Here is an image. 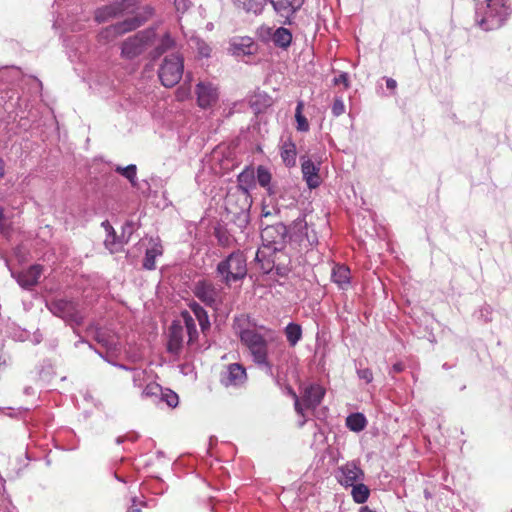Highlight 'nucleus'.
I'll use <instances>...</instances> for the list:
<instances>
[{
	"mask_svg": "<svg viewBox=\"0 0 512 512\" xmlns=\"http://www.w3.org/2000/svg\"><path fill=\"white\" fill-rule=\"evenodd\" d=\"M42 272L43 267L39 264H34L26 270L18 273H12V276L22 288L31 289L38 283Z\"/></svg>",
	"mask_w": 512,
	"mask_h": 512,
	"instance_id": "nucleus-16",
	"label": "nucleus"
},
{
	"mask_svg": "<svg viewBox=\"0 0 512 512\" xmlns=\"http://www.w3.org/2000/svg\"><path fill=\"white\" fill-rule=\"evenodd\" d=\"M285 336L290 346L294 347L302 338V328L297 323H289L285 327Z\"/></svg>",
	"mask_w": 512,
	"mask_h": 512,
	"instance_id": "nucleus-25",
	"label": "nucleus"
},
{
	"mask_svg": "<svg viewBox=\"0 0 512 512\" xmlns=\"http://www.w3.org/2000/svg\"><path fill=\"white\" fill-rule=\"evenodd\" d=\"M5 176V162L2 158H0V179Z\"/></svg>",
	"mask_w": 512,
	"mask_h": 512,
	"instance_id": "nucleus-47",
	"label": "nucleus"
},
{
	"mask_svg": "<svg viewBox=\"0 0 512 512\" xmlns=\"http://www.w3.org/2000/svg\"><path fill=\"white\" fill-rule=\"evenodd\" d=\"M163 388L156 382L150 380L144 387L141 396L143 398H150L153 401L159 399Z\"/></svg>",
	"mask_w": 512,
	"mask_h": 512,
	"instance_id": "nucleus-30",
	"label": "nucleus"
},
{
	"mask_svg": "<svg viewBox=\"0 0 512 512\" xmlns=\"http://www.w3.org/2000/svg\"><path fill=\"white\" fill-rule=\"evenodd\" d=\"M150 380L151 376L145 369L134 368L132 370V381L135 387L143 388Z\"/></svg>",
	"mask_w": 512,
	"mask_h": 512,
	"instance_id": "nucleus-31",
	"label": "nucleus"
},
{
	"mask_svg": "<svg viewBox=\"0 0 512 512\" xmlns=\"http://www.w3.org/2000/svg\"><path fill=\"white\" fill-rule=\"evenodd\" d=\"M247 380L246 369L239 363H232L226 366L221 374V383L225 387H240Z\"/></svg>",
	"mask_w": 512,
	"mask_h": 512,
	"instance_id": "nucleus-15",
	"label": "nucleus"
},
{
	"mask_svg": "<svg viewBox=\"0 0 512 512\" xmlns=\"http://www.w3.org/2000/svg\"><path fill=\"white\" fill-rule=\"evenodd\" d=\"M115 171L125 177L133 187L137 186V167L135 164L126 167L116 166Z\"/></svg>",
	"mask_w": 512,
	"mask_h": 512,
	"instance_id": "nucleus-29",
	"label": "nucleus"
},
{
	"mask_svg": "<svg viewBox=\"0 0 512 512\" xmlns=\"http://www.w3.org/2000/svg\"><path fill=\"white\" fill-rule=\"evenodd\" d=\"M403 370H404V365H403V363H401V362H397V363H395V364L392 366V368H391V370H390L389 374H391V375H392V374L400 373V372H402Z\"/></svg>",
	"mask_w": 512,
	"mask_h": 512,
	"instance_id": "nucleus-44",
	"label": "nucleus"
},
{
	"mask_svg": "<svg viewBox=\"0 0 512 512\" xmlns=\"http://www.w3.org/2000/svg\"><path fill=\"white\" fill-rule=\"evenodd\" d=\"M193 292L200 301L209 307L216 308L221 302V289L210 281H198Z\"/></svg>",
	"mask_w": 512,
	"mask_h": 512,
	"instance_id": "nucleus-12",
	"label": "nucleus"
},
{
	"mask_svg": "<svg viewBox=\"0 0 512 512\" xmlns=\"http://www.w3.org/2000/svg\"><path fill=\"white\" fill-rule=\"evenodd\" d=\"M294 232L299 238L301 243H306L307 246H313L318 243L317 234L314 229H310L304 220H298L293 226Z\"/></svg>",
	"mask_w": 512,
	"mask_h": 512,
	"instance_id": "nucleus-17",
	"label": "nucleus"
},
{
	"mask_svg": "<svg viewBox=\"0 0 512 512\" xmlns=\"http://www.w3.org/2000/svg\"><path fill=\"white\" fill-rule=\"evenodd\" d=\"M386 87L390 90H395L397 88V82L393 78H386Z\"/></svg>",
	"mask_w": 512,
	"mask_h": 512,
	"instance_id": "nucleus-45",
	"label": "nucleus"
},
{
	"mask_svg": "<svg viewBox=\"0 0 512 512\" xmlns=\"http://www.w3.org/2000/svg\"><path fill=\"white\" fill-rule=\"evenodd\" d=\"M238 186L240 189H242L245 193H248L249 190L253 187L255 176L254 172L252 170H244L238 175Z\"/></svg>",
	"mask_w": 512,
	"mask_h": 512,
	"instance_id": "nucleus-28",
	"label": "nucleus"
},
{
	"mask_svg": "<svg viewBox=\"0 0 512 512\" xmlns=\"http://www.w3.org/2000/svg\"><path fill=\"white\" fill-rule=\"evenodd\" d=\"M242 41L245 42L242 45L246 46L247 48H250V46L253 44L250 38L243 39Z\"/></svg>",
	"mask_w": 512,
	"mask_h": 512,
	"instance_id": "nucleus-49",
	"label": "nucleus"
},
{
	"mask_svg": "<svg viewBox=\"0 0 512 512\" xmlns=\"http://www.w3.org/2000/svg\"><path fill=\"white\" fill-rule=\"evenodd\" d=\"M184 74V59L179 53L166 55L158 69L163 86L171 88L179 83Z\"/></svg>",
	"mask_w": 512,
	"mask_h": 512,
	"instance_id": "nucleus-7",
	"label": "nucleus"
},
{
	"mask_svg": "<svg viewBox=\"0 0 512 512\" xmlns=\"http://www.w3.org/2000/svg\"><path fill=\"white\" fill-rule=\"evenodd\" d=\"M4 210L2 207H0V226L2 225V222L4 221Z\"/></svg>",
	"mask_w": 512,
	"mask_h": 512,
	"instance_id": "nucleus-51",
	"label": "nucleus"
},
{
	"mask_svg": "<svg viewBox=\"0 0 512 512\" xmlns=\"http://www.w3.org/2000/svg\"><path fill=\"white\" fill-rule=\"evenodd\" d=\"M331 112L335 117H339L345 112V104L341 97H336L331 107Z\"/></svg>",
	"mask_w": 512,
	"mask_h": 512,
	"instance_id": "nucleus-36",
	"label": "nucleus"
},
{
	"mask_svg": "<svg viewBox=\"0 0 512 512\" xmlns=\"http://www.w3.org/2000/svg\"><path fill=\"white\" fill-rule=\"evenodd\" d=\"M127 512H141V509L136 504V498L132 499V504L128 508Z\"/></svg>",
	"mask_w": 512,
	"mask_h": 512,
	"instance_id": "nucleus-46",
	"label": "nucleus"
},
{
	"mask_svg": "<svg viewBox=\"0 0 512 512\" xmlns=\"http://www.w3.org/2000/svg\"><path fill=\"white\" fill-rule=\"evenodd\" d=\"M274 31L275 29L272 27L262 26L258 29V36L261 39V41L265 43L272 42V36Z\"/></svg>",
	"mask_w": 512,
	"mask_h": 512,
	"instance_id": "nucleus-35",
	"label": "nucleus"
},
{
	"mask_svg": "<svg viewBox=\"0 0 512 512\" xmlns=\"http://www.w3.org/2000/svg\"><path fill=\"white\" fill-rule=\"evenodd\" d=\"M301 170L303 179L306 181L307 186L310 189H315L320 185L321 179L319 176V166L313 161L309 159L305 160L301 165Z\"/></svg>",
	"mask_w": 512,
	"mask_h": 512,
	"instance_id": "nucleus-18",
	"label": "nucleus"
},
{
	"mask_svg": "<svg viewBox=\"0 0 512 512\" xmlns=\"http://www.w3.org/2000/svg\"><path fill=\"white\" fill-rule=\"evenodd\" d=\"M190 309L194 313L195 317L198 318L203 313L207 312L200 304L193 302L190 304Z\"/></svg>",
	"mask_w": 512,
	"mask_h": 512,
	"instance_id": "nucleus-40",
	"label": "nucleus"
},
{
	"mask_svg": "<svg viewBox=\"0 0 512 512\" xmlns=\"http://www.w3.org/2000/svg\"><path fill=\"white\" fill-rule=\"evenodd\" d=\"M159 399L171 408H175L179 403L178 395L170 389H163Z\"/></svg>",
	"mask_w": 512,
	"mask_h": 512,
	"instance_id": "nucleus-34",
	"label": "nucleus"
},
{
	"mask_svg": "<svg viewBox=\"0 0 512 512\" xmlns=\"http://www.w3.org/2000/svg\"><path fill=\"white\" fill-rule=\"evenodd\" d=\"M215 234H216V237H217L220 245H222L224 247L230 245L231 239H230V236L226 232H223L221 230H216Z\"/></svg>",
	"mask_w": 512,
	"mask_h": 512,
	"instance_id": "nucleus-38",
	"label": "nucleus"
},
{
	"mask_svg": "<svg viewBox=\"0 0 512 512\" xmlns=\"http://www.w3.org/2000/svg\"><path fill=\"white\" fill-rule=\"evenodd\" d=\"M335 477L339 484L347 489L360 481H364L365 473L356 461H348L337 468Z\"/></svg>",
	"mask_w": 512,
	"mask_h": 512,
	"instance_id": "nucleus-10",
	"label": "nucleus"
},
{
	"mask_svg": "<svg viewBox=\"0 0 512 512\" xmlns=\"http://www.w3.org/2000/svg\"><path fill=\"white\" fill-rule=\"evenodd\" d=\"M357 375L361 380H364L367 384L371 383L373 380V373L369 368H357Z\"/></svg>",
	"mask_w": 512,
	"mask_h": 512,
	"instance_id": "nucleus-37",
	"label": "nucleus"
},
{
	"mask_svg": "<svg viewBox=\"0 0 512 512\" xmlns=\"http://www.w3.org/2000/svg\"><path fill=\"white\" fill-rule=\"evenodd\" d=\"M349 488H351V496L355 503L364 504L369 499L370 489L363 483V481H360Z\"/></svg>",
	"mask_w": 512,
	"mask_h": 512,
	"instance_id": "nucleus-24",
	"label": "nucleus"
},
{
	"mask_svg": "<svg viewBox=\"0 0 512 512\" xmlns=\"http://www.w3.org/2000/svg\"><path fill=\"white\" fill-rule=\"evenodd\" d=\"M203 333L210 328V321L207 312L196 318Z\"/></svg>",
	"mask_w": 512,
	"mask_h": 512,
	"instance_id": "nucleus-39",
	"label": "nucleus"
},
{
	"mask_svg": "<svg viewBox=\"0 0 512 512\" xmlns=\"http://www.w3.org/2000/svg\"><path fill=\"white\" fill-rule=\"evenodd\" d=\"M238 335L243 345L249 350L253 362L265 374L277 380L273 364L268 359V343L262 334L255 329H239Z\"/></svg>",
	"mask_w": 512,
	"mask_h": 512,
	"instance_id": "nucleus-2",
	"label": "nucleus"
},
{
	"mask_svg": "<svg viewBox=\"0 0 512 512\" xmlns=\"http://www.w3.org/2000/svg\"><path fill=\"white\" fill-rule=\"evenodd\" d=\"M134 225L132 222H127L123 227V236L127 233V238L124 240L125 243L129 241L131 234L133 233Z\"/></svg>",
	"mask_w": 512,
	"mask_h": 512,
	"instance_id": "nucleus-43",
	"label": "nucleus"
},
{
	"mask_svg": "<svg viewBox=\"0 0 512 512\" xmlns=\"http://www.w3.org/2000/svg\"><path fill=\"white\" fill-rule=\"evenodd\" d=\"M47 307L53 315L71 325H80L83 321V314L75 301L64 298L55 299L47 304Z\"/></svg>",
	"mask_w": 512,
	"mask_h": 512,
	"instance_id": "nucleus-8",
	"label": "nucleus"
},
{
	"mask_svg": "<svg viewBox=\"0 0 512 512\" xmlns=\"http://www.w3.org/2000/svg\"><path fill=\"white\" fill-rule=\"evenodd\" d=\"M154 13V9L151 6L144 7V15H135L131 18H127L124 21L110 25L103 28L98 34V41L102 44H109L113 42L117 37L136 30L142 26Z\"/></svg>",
	"mask_w": 512,
	"mask_h": 512,
	"instance_id": "nucleus-5",
	"label": "nucleus"
},
{
	"mask_svg": "<svg viewBox=\"0 0 512 512\" xmlns=\"http://www.w3.org/2000/svg\"><path fill=\"white\" fill-rule=\"evenodd\" d=\"M512 14L510 0H486L476 8V22L484 31L502 27Z\"/></svg>",
	"mask_w": 512,
	"mask_h": 512,
	"instance_id": "nucleus-1",
	"label": "nucleus"
},
{
	"mask_svg": "<svg viewBox=\"0 0 512 512\" xmlns=\"http://www.w3.org/2000/svg\"><path fill=\"white\" fill-rule=\"evenodd\" d=\"M116 367L120 368V369H123V370H127V371H131L134 369V368H131V367H128L124 364H114Z\"/></svg>",
	"mask_w": 512,
	"mask_h": 512,
	"instance_id": "nucleus-48",
	"label": "nucleus"
},
{
	"mask_svg": "<svg viewBox=\"0 0 512 512\" xmlns=\"http://www.w3.org/2000/svg\"><path fill=\"white\" fill-rule=\"evenodd\" d=\"M325 391L320 385H310L305 388L301 400L295 395V410L304 416V408L314 409L322 401Z\"/></svg>",
	"mask_w": 512,
	"mask_h": 512,
	"instance_id": "nucleus-11",
	"label": "nucleus"
},
{
	"mask_svg": "<svg viewBox=\"0 0 512 512\" xmlns=\"http://www.w3.org/2000/svg\"><path fill=\"white\" fill-rule=\"evenodd\" d=\"M292 42V33L285 27H278L273 32L272 43L275 47L287 50Z\"/></svg>",
	"mask_w": 512,
	"mask_h": 512,
	"instance_id": "nucleus-23",
	"label": "nucleus"
},
{
	"mask_svg": "<svg viewBox=\"0 0 512 512\" xmlns=\"http://www.w3.org/2000/svg\"><path fill=\"white\" fill-rule=\"evenodd\" d=\"M121 442H122V438L121 437L117 438V443H121Z\"/></svg>",
	"mask_w": 512,
	"mask_h": 512,
	"instance_id": "nucleus-54",
	"label": "nucleus"
},
{
	"mask_svg": "<svg viewBox=\"0 0 512 512\" xmlns=\"http://www.w3.org/2000/svg\"><path fill=\"white\" fill-rule=\"evenodd\" d=\"M304 423H305V420H302V421L299 423V425H300V426H303V425H304Z\"/></svg>",
	"mask_w": 512,
	"mask_h": 512,
	"instance_id": "nucleus-55",
	"label": "nucleus"
},
{
	"mask_svg": "<svg viewBox=\"0 0 512 512\" xmlns=\"http://www.w3.org/2000/svg\"><path fill=\"white\" fill-rule=\"evenodd\" d=\"M111 243H114V237L112 238V240H110V238L108 236L107 239L105 240V244L108 247Z\"/></svg>",
	"mask_w": 512,
	"mask_h": 512,
	"instance_id": "nucleus-52",
	"label": "nucleus"
},
{
	"mask_svg": "<svg viewBox=\"0 0 512 512\" xmlns=\"http://www.w3.org/2000/svg\"><path fill=\"white\" fill-rule=\"evenodd\" d=\"M181 318L182 321H173L168 331L167 351L174 356L181 353L185 337L188 338L189 346H192L198 338L195 320L189 312H182Z\"/></svg>",
	"mask_w": 512,
	"mask_h": 512,
	"instance_id": "nucleus-3",
	"label": "nucleus"
},
{
	"mask_svg": "<svg viewBox=\"0 0 512 512\" xmlns=\"http://www.w3.org/2000/svg\"><path fill=\"white\" fill-rule=\"evenodd\" d=\"M156 38V30L147 28L126 38L121 43V57L126 60H133L142 55L151 47Z\"/></svg>",
	"mask_w": 512,
	"mask_h": 512,
	"instance_id": "nucleus-6",
	"label": "nucleus"
},
{
	"mask_svg": "<svg viewBox=\"0 0 512 512\" xmlns=\"http://www.w3.org/2000/svg\"><path fill=\"white\" fill-rule=\"evenodd\" d=\"M151 246L147 248L143 260V268L154 270L156 268V258L163 254V247L159 238L150 239Z\"/></svg>",
	"mask_w": 512,
	"mask_h": 512,
	"instance_id": "nucleus-19",
	"label": "nucleus"
},
{
	"mask_svg": "<svg viewBox=\"0 0 512 512\" xmlns=\"http://www.w3.org/2000/svg\"><path fill=\"white\" fill-rule=\"evenodd\" d=\"M197 96V104L202 109L211 108L218 102V88L209 81H200L196 85L195 90Z\"/></svg>",
	"mask_w": 512,
	"mask_h": 512,
	"instance_id": "nucleus-13",
	"label": "nucleus"
},
{
	"mask_svg": "<svg viewBox=\"0 0 512 512\" xmlns=\"http://www.w3.org/2000/svg\"><path fill=\"white\" fill-rule=\"evenodd\" d=\"M257 181L259 185L263 188H266L269 192H271L270 182L272 179V175L269 170L264 166H259L257 168Z\"/></svg>",
	"mask_w": 512,
	"mask_h": 512,
	"instance_id": "nucleus-33",
	"label": "nucleus"
},
{
	"mask_svg": "<svg viewBox=\"0 0 512 512\" xmlns=\"http://www.w3.org/2000/svg\"><path fill=\"white\" fill-rule=\"evenodd\" d=\"M115 478L118 480V481H121L123 482L124 480L122 478H120L117 474H115Z\"/></svg>",
	"mask_w": 512,
	"mask_h": 512,
	"instance_id": "nucleus-53",
	"label": "nucleus"
},
{
	"mask_svg": "<svg viewBox=\"0 0 512 512\" xmlns=\"http://www.w3.org/2000/svg\"><path fill=\"white\" fill-rule=\"evenodd\" d=\"M280 156L286 167H294L296 165L297 150L296 145L291 138L282 141L280 146Z\"/></svg>",
	"mask_w": 512,
	"mask_h": 512,
	"instance_id": "nucleus-21",
	"label": "nucleus"
},
{
	"mask_svg": "<svg viewBox=\"0 0 512 512\" xmlns=\"http://www.w3.org/2000/svg\"><path fill=\"white\" fill-rule=\"evenodd\" d=\"M175 45L174 39L169 33H165L154 50V57H158Z\"/></svg>",
	"mask_w": 512,
	"mask_h": 512,
	"instance_id": "nucleus-32",
	"label": "nucleus"
},
{
	"mask_svg": "<svg viewBox=\"0 0 512 512\" xmlns=\"http://www.w3.org/2000/svg\"><path fill=\"white\" fill-rule=\"evenodd\" d=\"M136 3L137 0H121L102 6L95 10L94 19L97 23L108 22L124 15L131 7L135 6Z\"/></svg>",
	"mask_w": 512,
	"mask_h": 512,
	"instance_id": "nucleus-9",
	"label": "nucleus"
},
{
	"mask_svg": "<svg viewBox=\"0 0 512 512\" xmlns=\"http://www.w3.org/2000/svg\"><path fill=\"white\" fill-rule=\"evenodd\" d=\"M286 227L283 224L270 225L261 232V239L264 246L271 247L273 250H280L285 241Z\"/></svg>",
	"mask_w": 512,
	"mask_h": 512,
	"instance_id": "nucleus-14",
	"label": "nucleus"
},
{
	"mask_svg": "<svg viewBox=\"0 0 512 512\" xmlns=\"http://www.w3.org/2000/svg\"><path fill=\"white\" fill-rule=\"evenodd\" d=\"M201 55L208 57L209 56V48L205 47L200 50Z\"/></svg>",
	"mask_w": 512,
	"mask_h": 512,
	"instance_id": "nucleus-50",
	"label": "nucleus"
},
{
	"mask_svg": "<svg viewBox=\"0 0 512 512\" xmlns=\"http://www.w3.org/2000/svg\"><path fill=\"white\" fill-rule=\"evenodd\" d=\"M236 10L247 14L260 15L268 0H231Z\"/></svg>",
	"mask_w": 512,
	"mask_h": 512,
	"instance_id": "nucleus-20",
	"label": "nucleus"
},
{
	"mask_svg": "<svg viewBox=\"0 0 512 512\" xmlns=\"http://www.w3.org/2000/svg\"><path fill=\"white\" fill-rule=\"evenodd\" d=\"M367 421L363 414L354 413L347 417L346 426L354 432H360L366 427Z\"/></svg>",
	"mask_w": 512,
	"mask_h": 512,
	"instance_id": "nucleus-26",
	"label": "nucleus"
},
{
	"mask_svg": "<svg viewBox=\"0 0 512 512\" xmlns=\"http://www.w3.org/2000/svg\"><path fill=\"white\" fill-rule=\"evenodd\" d=\"M173 2L177 11L184 12L189 7L188 0H173Z\"/></svg>",
	"mask_w": 512,
	"mask_h": 512,
	"instance_id": "nucleus-42",
	"label": "nucleus"
},
{
	"mask_svg": "<svg viewBox=\"0 0 512 512\" xmlns=\"http://www.w3.org/2000/svg\"><path fill=\"white\" fill-rule=\"evenodd\" d=\"M216 273L228 287L232 283L244 279L247 275V264L244 254L240 251L232 252L218 263Z\"/></svg>",
	"mask_w": 512,
	"mask_h": 512,
	"instance_id": "nucleus-4",
	"label": "nucleus"
},
{
	"mask_svg": "<svg viewBox=\"0 0 512 512\" xmlns=\"http://www.w3.org/2000/svg\"><path fill=\"white\" fill-rule=\"evenodd\" d=\"M304 102L298 101L295 109V120H296V129L299 132H308L309 131V123L307 118L303 115Z\"/></svg>",
	"mask_w": 512,
	"mask_h": 512,
	"instance_id": "nucleus-27",
	"label": "nucleus"
},
{
	"mask_svg": "<svg viewBox=\"0 0 512 512\" xmlns=\"http://www.w3.org/2000/svg\"><path fill=\"white\" fill-rule=\"evenodd\" d=\"M332 281L341 289H346L350 284V269L346 265L337 264L332 269Z\"/></svg>",
	"mask_w": 512,
	"mask_h": 512,
	"instance_id": "nucleus-22",
	"label": "nucleus"
},
{
	"mask_svg": "<svg viewBox=\"0 0 512 512\" xmlns=\"http://www.w3.org/2000/svg\"><path fill=\"white\" fill-rule=\"evenodd\" d=\"M336 85L343 84L346 88L349 86V79L347 73H341L338 77L334 78Z\"/></svg>",
	"mask_w": 512,
	"mask_h": 512,
	"instance_id": "nucleus-41",
	"label": "nucleus"
}]
</instances>
